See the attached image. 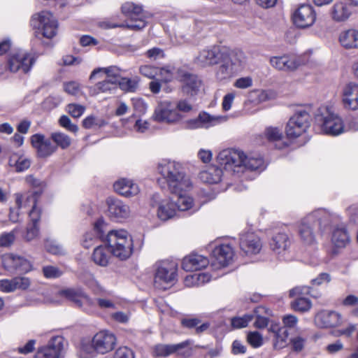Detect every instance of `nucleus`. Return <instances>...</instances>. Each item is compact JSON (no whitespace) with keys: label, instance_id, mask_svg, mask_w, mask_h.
Masks as SVG:
<instances>
[{"label":"nucleus","instance_id":"f257e3e1","mask_svg":"<svg viewBox=\"0 0 358 358\" xmlns=\"http://www.w3.org/2000/svg\"><path fill=\"white\" fill-rule=\"evenodd\" d=\"M221 59V65L216 71V78L222 82L228 80L235 74L243 69L246 57L240 50H222L217 48L203 49L195 58L196 62L202 66H212Z\"/></svg>","mask_w":358,"mask_h":358},{"label":"nucleus","instance_id":"f03ea898","mask_svg":"<svg viewBox=\"0 0 358 358\" xmlns=\"http://www.w3.org/2000/svg\"><path fill=\"white\" fill-rule=\"evenodd\" d=\"M217 160L226 170L233 172L243 171L245 169L262 171L264 169V160L261 157L246 155L239 150H223L219 152Z\"/></svg>","mask_w":358,"mask_h":358},{"label":"nucleus","instance_id":"7ed1b4c3","mask_svg":"<svg viewBox=\"0 0 358 358\" xmlns=\"http://www.w3.org/2000/svg\"><path fill=\"white\" fill-rule=\"evenodd\" d=\"M157 171L166 180L171 192L190 190L192 182L183 171L182 165L170 159H162L157 165Z\"/></svg>","mask_w":358,"mask_h":358},{"label":"nucleus","instance_id":"20e7f679","mask_svg":"<svg viewBox=\"0 0 358 358\" xmlns=\"http://www.w3.org/2000/svg\"><path fill=\"white\" fill-rule=\"evenodd\" d=\"M106 241L110 252L116 257L124 260L132 254V239L125 230L110 231L107 234Z\"/></svg>","mask_w":358,"mask_h":358},{"label":"nucleus","instance_id":"39448f33","mask_svg":"<svg viewBox=\"0 0 358 358\" xmlns=\"http://www.w3.org/2000/svg\"><path fill=\"white\" fill-rule=\"evenodd\" d=\"M315 120L321 125L322 131L328 135L338 136L345 131L342 119L334 113L332 107L321 106Z\"/></svg>","mask_w":358,"mask_h":358},{"label":"nucleus","instance_id":"423d86ee","mask_svg":"<svg viewBox=\"0 0 358 358\" xmlns=\"http://www.w3.org/2000/svg\"><path fill=\"white\" fill-rule=\"evenodd\" d=\"M31 25L37 36L52 38L57 33V20L51 13L48 11L34 14L31 19Z\"/></svg>","mask_w":358,"mask_h":358},{"label":"nucleus","instance_id":"0eeeda50","mask_svg":"<svg viewBox=\"0 0 358 358\" xmlns=\"http://www.w3.org/2000/svg\"><path fill=\"white\" fill-rule=\"evenodd\" d=\"M120 71V69L116 66L96 68L92 71L89 80L94 83L98 90H110L115 87L112 85L115 83L116 77Z\"/></svg>","mask_w":358,"mask_h":358},{"label":"nucleus","instance_id":"6e6552de","mask_svg":"<svg viewBox=\"0 0 358 358\" xmlns=\"http://www.w3.org/2000/svg\"><path fill=\"white\" fill-rule=\"evenodd\" d=\"M154 284L159 289H165L174 283L177 277V264L173 262L162 261L155 265Z\"/></svg>","mask_w":358,"mask_h":358},{"label":"nucleus","instance_id":"1a4fd4ad","mask_svg":"<svg viewBox=\"0 0 358 358\" xmlns=\"http://www.w3.org/2000/svg\"><path fill=\"white\" fill-rule=\"evenodd\" d=\"M310 115L304 108L296 109L289 120L286 134L289 138H296L305 133L310 125Z\"/></svg>","mask_w":358,"mask_h":358},{"label":"nucleus","instance_id":"9d476101","mask_svg":"<svg viewBox=\"0 0 358 358\" xmlns=\"http://www.w3.org/2000/svg\"><path fill=\"white\" fill-rule=\"evenodd\" d=\"M141 6L132 2H126L122 6V12L127 17L124 22V28L131 30H141L146 26V22L142 13Z\"/></svg>","mask_w":358,"mask_h":358},{"label":"nucleus","instance_id":"9b49d317","mask_svg":"<svg viewBox=\"0 0 358 358\" xmlns=\"http://www.w3.org/2000/svg\"><path fill=\"white\" fill-rule=\"evenodd\" d=\"M184 116L179 113L171 101H165L160 103L155 110L153 118L157 122L175 124L183 119Z\"/></svg>","mask_w":358,"mask_h":358},{"label":"nucleus","instance_id":"f8f14e48","mask_svg":"<svg viewBox=\"0 0 358 358\" xmlns=\"http://www.w3.org/2000/svg\"><path fill=\"white\" fill-rule=\"evenodd\" d=\"M64 348V338L61 336H53L46 345L38 349L34 358H62Z\"/></svg>","mask_w":358,"mask_h":358},{"label":"nucleus","instance_id":"ddd939ff","mask_svg":"<svg viewBox=\"0 0 358 358\" xmlns=\"http://www.w3.org/2000/svg\"><path fill=\"white\" fill-rule=\"evenodd\" d=\"M59 295L65 297L86 312L91 310L95 306V302L81 288H68L59 292Z\"/></svg>","mask_w":358,"mask_h":358},{"label":"nucleus","instance_id":"4468645a","mask_svg":"<svg viewBox=\"0 0 358 358\" xmlns=\"http://www.w3.org/2000/svg\"><path fill=\"white\" fill-rule=\"evenodd\" d=\"M317 17L316 13L310 5L302 4L292 14L293 24L298 28L306 29L313 25Z\"/></svg>","mask_w":358,"mask_h":358},{"label":"nucleus","instance_id":"2eb2a0df","mask_svg":"<svg viewBox=\"0 0 358 358\" xmlns=\"http://www.w3.org/2000/svg\"><path fill=\"white\" fill-rule=\"evenodd\" d=\"M311 287L309 286H297L289 290L291 297H296L291 303L292 309L296 311L306 312L310 309L312 303L310 299L304 297V295L310 294Z\"/></svg>","mask_w":358,"mask_h":358},{"label":"nucleus","instance_id":"dca6fc26","mask_svg":"<svg viewBox=\"0 0 358 358\" xmlns=\"http://www.w3.org/2000/svg\"><path fill=\"white\" fill-rule=\"evenodd\" d=\"M2 264L8 271H15L25 273L32 270V264L29 261L23 257L12 253L3 255Z\"/></svg>","mask_w":358,"mask_h":358},{"label":"nucleus","instance_id":"f3484780","mask_svg":"<svg viewBox=\"0 0 358 358\" xmlns=\"http://www.w3.org/2000/svg\"><path fill=\"white\" fill-rule=\"evenodd\" d=\"M212 256L213 266L220 268L229 266L233 262L234 251L229 244H222L213 250Z\"/></svg>","mask_w":358,"mask_h":358},{"label":"nucleus","instance_id":"a211bd4d","mask_svg":"<svg viewBox=\"0 0 358 358\" xmlns=\"http://www.w3.org/2000/svg\"><path fill=\"white\" fill-rule=\"evenodd\" d=\"M92 343L96 352L103 355L113 350L116 337L108 331H100L93 336Z\"/></svg>","mask_w":358,"mask_h":358},{"label":"nucleus","instance_id":"6ab92c4d","mask_svg":"<svg viewBox=\"0 0 358 358\" xmlns=\"http://www.w3.org/2000/svg\"><path fill=\"white\" fill-rule=\"evenodd\" d=\"M271 248L282 260H289L291 241L285 233H278L273 236L270 243Z\"/></svg>","mask_w":358,"mask_h":358},{"label":"nucleus","instance_id":"aec40b11","mask_svg":"<svg viewBox=\"0 0 358 358\" xmlns=\"http://www.w3.org/2000/svg\"><path fill=\"white\" fill-rule=\"evenodd\" d=\"M227 120V117L224 115L213 116L206 112H203L199 115L197 118L187 121L186 127L190 129L208 128L217 124L225 122Z\"/></svg>","mask_w":358,"mask_h":358},{"label":"nucleus","instance_id":"412c9836","mask_svg":"<svg viewBox=\"0 0 358 358\" xmlns=\"http://www.w3.org/2000/svg\"><path fill=\"white\" fill-rule=\"evenodd\" d=\"M239 245L241 250L248 255H256L260 252L262 243L259 237L254 232H245L240 235Z\"/></svg>","mask_w":358,"mask_h":358},{"label":"nucleus","instance_id":"4be33fe9","mask_svg":"<svg viewBox=\"0 0 358 358\" xmlns=\"http://www.w3.org/2000/svg\"><path fill=\"white\" fill-rule=\"evenodd\" d=\"M312 216L308 215L298 224V234L302 243L306 245H312L316 242L315 227Z\"/></svg>","mask_w":358,"mask_h":358},{"label":"nucleus","instance_id":"5701e85b","mask_svg":"<svg viewBox=\"0 0 358 358\" xmlns=\"http://www.w3.org/2000/svg\"><path fill=\"white\" fill-rule=\"evenodd\" d=\"M108 205V213L110 217L122 221L130 215V208L122 201L110 197L106 201Z\"/></svg>","mask_w":358,"mask_h":358},{"label":"nucleus","instance_id":"b1692460","mask_svg":"<svg viewBox=\"0 0 358 358\" xmlns=\"http://www.w3.org/2000/svg\"><path fill=\"white\" fill-rule=\"evenodd\" d=\"M31 143L39 157H48L57 150V146L53 145L50 140L46 138L43 134H36L32 135Z\"/></svg>","mask_w":358,"mask_h":358},{"label":"nucleus","instance_id":"393cba45","mask_svg":"<svg viewBox=\"0 0 358 358\" xmlns=\"http://www.w3.org/2000/svg\"><path fill=\"white\" fill-rule=\"evenodd\" d=\"M33 63L31 57L25 51L13 53L9 59L8 66L10 71L17 72L21 70L24 73L29 71Z\"/></svg>","mask_w":358,"mask_h":358},{"label":"nucleus","instance_id":"a878e982","mask_svg":"<svg viewBox=\"0 0 358 358\" xmlns=\"http://www.w3.org/2000/svg\"><path fill=\"white\" fill-rule=\"evenodd\" d=\"M189 191L181 190L179 192H171L175 195L171 199L176 208V211H189L190 213H194L199 209V207L194 204V199L186 194Z\"/></svg>","mask_w":358,"mask_h":358},{"label":"nucleus","instance_id":"bb28decb","mask_svg":"<svg viewBox=\"0 0 358 358\" xmlns=\"http://www.w3.org/2000/svg\"><path fill=\"white\" fill-rule=\"evenodd\" d=\"M315 322L320 328L334 327L342 323V316L336 311L322 310L316 315Z\"/></svg>","mask_w":358,"mask_h":358},{"label":"nucleus","instance_id":"cd10ccee","mask_svg":"<svg viewBox=\"0 0 358 358\" xmlns=\"http://www.w3.org/2000/svg\"><path fill=\"white\" fill-rule=\"evenodd\" d=\"M114 190L120 195L129 198L136 196L140 192V188L134 180L122 178L113 184Z\"/></svg>","mask_w":358,"mask_h":358},{"label":"nucleus","instance_id":"c85d7f7f","mask_svg":"<svg viewBox=\"0 0 358 358\" xmlns=\"http://www.w3.org/2000/svg\"><path fill=\"white\" fill-rule=\"evenodd\" d=\"M308 216H312V221L315 224H318L321 229H324L328 225L339 220V217L336 214L332 213L324 208L317 209L308 214Z\"/></svg>","mask_w":358,"mask_h":358},{"label":"nucleus","instance_id":"c756f323","mask_svg":"<svg viewBox=\"0 0 358 358\" xmlns=\"http://www.w3.org/2000/svg\"><path fill=\"white\" fill-rule=\"evenodd\" d=\"M208 264L209 261L206 257L192 253L183 259L182 267L187 271H193L204 268Z\"/></svg>","mask_w":358,"mask_h":358},{"label":"nucleus","instance_id":"7c9ffc66","mask_svg":"<svg viewBox=\"0 0 358 358\" xmlns=\"http://www.w3.org/2000/svg\"><path fill=\"white\" fill-rule=\"evenodd\" d=\"M270 64L280 71H293L299 66L297 59L289 55L272 57L270 59Z\"/></svg>","mask_w":358,"mask_h":358},{"label":"nucleus","instance_id":"2f4dec72","mask_svg":"<svg viewBox=\"0 0 358 358\" xmlns=\"http://www.w3.org/2000/svg\"><path fill=\"white\" fill-rule=\"evenodd\" d=\"M338 42L346 50L358 49V29L351 28L341 31Z\"/></svg>","mask_w":358,"mask_h":358},{"label":"nucleus","instance_id":"473e14b6","mask_svg":"<svg viewBox=\"0 0 358 358\" xmlns=\"http://www.w3.org/2000/svg\"><path fill=\"white\" fill-rule=\"evenodd\" d=\"M351 6L345 2H337L331 9V17L336 22L347 21L352 14Z\"/></svg>","mask_w":358,"mask_h":358},{"label":"nucleus","instance_id":"72a5a7b5","mask_svg":"<svg viewBox=\"0 0 358 358\" xmlns=\"http://www.w3.org/2000/svg\"><path fill=\"white\" fill-rule=\"evenodd\" d=\"M269 331L273 334V348L281 350L287 345L289 332L285 327H280L278 324H272Z\"/></svg>","mask_w":358,"mask_h":358},{"label":"nucleus","instance_id":"f704fd0d","mask_svg":"<svg viewBox=\"0 0 358 358\" xmlns=\"http://www.w3.org/2000/svg\"><path fill=\"white\" fill-rule=\"evenodd\" d=\"M331 243L338 248H345L350 242L349 233L344 225H340L333 229Z\"/></svg>","mask_w":358,"mask_h":358},{"label":"nucleus","instance_id":"c9c22d12","mask_svg":"<svg viewBox=\"0 0 358 358\" xmlns=\"http://www.w3.org/2000/svg\"><path fill=\"white\" fill-rule=\"evenodd\" d=\"M176 208L171 199L162 200L157 208V216L163 221L168 220L176 215Z\"/></svg>","mask_w":358,"mask_h":358},{"label":"nucleus","instance_id":"e433bc0d","mask_svg":"<svg viewBox=\"0 0 358 358\" xmlns=\"http://www.w3.org/2000/svg\"><path fill=\"white\" fill-rule=\"evenodd\" d=\"M222 176L221 169L215 166H210L200 172L199 178L205 183L217 184L221 180Z\"/></svg>","mask_w":358,"mask_h":358},{"label":"nucleus","instance_id":"4c0bfd02","mask_svg":"<svg viewBox=\"0 0 358 358\" xmlns=\"http://www.w3.org/2000/svg\"><path fill=\"white\" fill-rule=\"evenodd\" d=\"M186 345L187 344L185 342L172 345L158 344L153 348V355L155 357H166L178 352Z\"/></svg>","mask_w":358,"mask_h":358},{"label":"nucleus","instance_id":"58836bf2","mask_svg":"<svg viewBox=\"0 0 358 358\" xmlns=\"http://www.w3.org/2000/svg\"><path fill=\"white\" fill-rule=\"evenodd\" d=\"M173 69L168 67L158 69L150 65H144L140 67L139 71L143 76L150 78H156L158 73L162 75L166 73L168 76L165 78V80H170L173 76Z\"/></svg>","mask_w":358,"mask_h":358},{"label":"nucleus","instance_id":"ea45409f","mask_svg":"<svg viewBox=\"0 0 358 358\" xmlns=\"http://www.w3.org/2000/svg\"><path fill=\"white\" fill-rule=\"evenodd\" d=\"M15 203L18 210L33 207L36 204L37 196L36 193L27 192L24 194H15Z\"/></svg>","mask_w":358,"mask_h":358},{"label":"nucleus","instance_id":"a19ab883","mask_svg":"<svg viewBox=\"0 0 358 358\" xmlns=\"http://www.w3.org/2000/svg\"><path fill=\"white\" fill-rule=\"evenodd\" d=\"M8 165L16 172H23L30 167L31 161L22 155L13 153L9 157Z\"/></svg>","mask_w":358,"mask_h":358},{"label":"nucleus","instance_id":"79ce46f5","mask_svg":"<svg viewBox=\"0 0 358 358\" xmlns=\"http://www.w3.org/2000/svg\"><path fill=\"white\" fill-rule=\"evenodd\" d=\"M179 78L184 87L190 90H196L203 87V80L196 75L183 72L180 73Z\"/></svg>","mask_w":358,"mask_h":358},{"label":"nucleus","instance_id":"37998d69","mask_svg":"<svg viewBox=\"0 0 358 358\" xmlns=\"http://www.w3.org/2000/svg\"><path fill=\"white\" fill-rule=\"evenodd\" d=\"M249 99L251 102L259 103L272 101L277 98V91H250Z\"/></svg>","mask_w":358,"mask_h":358},{"label":"nucleus","instance_id":"c03bdc74","mask_svg":"<svg viewBox=\"0 0 358 358\" xmlns=\"http://www.w3.org/2000/svg\"><path fill=\"white\" fill-rule=\"evenodd\" d=\"M256 320L254 326L257 329H264L268 324V317L271 315V311L264 306H259L255 310Z\"/></svg>","mask_w":358,"mask_h":358},{"label":"nucleus","instance_id":"a18cd8bd","mask_svg":"<svg viewBox=\"0 0 358 358\" xmlns=\"http://www.w3.org/2000/svg\"><path fill=\"white\" fill-rule=\"evenodd\" d=\"M109 250L104 246L96 247L92 255L94 263L101 266H107L110 259Z\"/></svg>","mask_w":358,"mask_h":358},{"label":"nucleus","instance_id":"49530a36","mask_svg":"<svg viewBox=\"0 0 358 358\" xmlns=\"http://www.w3.org/2000/svg\"><path fill=\"white\" fill-rule=\"evenodd\" d=\"M342 100L345 108L352 110L358 109V91H345Z\"/></svg>","mask_w":358,"mask_h":358},{"label":"nucleus","instance_id":"de8ad7c7","mask_svg":"<svg viewBox=\"0 0 358 358\" xmlns=\"http://www.w3.org/2000/svg\"><path fill=\"white\" fill-rule=\"evenodd\" d=\"M96 350L94 347L92 339L91 341L83 339L81 341L78 350L80 358H90L94 355Z\"/></svg>","mask_w":358,"mask_h":358},{"label":"nucleus","instance_id":"09e8293b","mask_svg":"<svg viewBox=\"0 0 358 358\" xmlns=\"http://www.w3.org/2000/svg\"><path fill=\"white\" fill-rule=\"evenodd\" d=\"M120 74V73H119ZM139 79L137 77L129 78L127 77H120V75L117 76L115 83L112 85L116 86L117 85L122 90H133L137 88Z\"/></svg>","mask_w":358,"mask_h":358},{"label":"nucleus","instance_id":"8fccbe9b","mask_svg":"<svg viewBox=\"0 0 358 358\" xmlns=\"http://www.w3.org/2000/svg\"><path fill=\"white\" fill-rule=\"evenodd\" d=\"M52 140L56 143V146H59L62 149H66L71 143V140L69 136L64 133L55 132L51 134Z\"/></svg>","mask_w":358,"mask_h":358},{"label":"nucleus","instance_id":"3c124183","mask_svg":"<svg viewBox=\"0 0 358 358\" xmlns=\"http://www.w3.org/2000/svg\"><path fill=\"white\" fill-rule=\"evenodd\" d=\"M252 315H245L242 317H234L231 319V325L234 329H241L248 326L252 320Z\"/></svg>","mask_w":358,"mask_h":358},{"label":"nucleus","instance_id":"603ef678","mask_svg":"<svg viewBox=\"0 0 358 358\" xmlns=\"http://www.w3.org/2000/svg\"><path fill=\"white\" fill-rule=\"evenodd\" d=\"M106 122L102 119H97L94 115H89L83 120V127L85 129H92L93 127H101Z\"/></svg>","mask_w":358,"mask_h":358},{"label":"nucleus","instance_id":"864d4df0","mask_svg":"<svg viewBox=\"0 0 358 358\" xmlns=\"http://www.w3.org/2000/svg\"><path fill=\"white\" fill-rule=\"evenodd\" d=\"M247 341L253 348H259L263 344V337L257 331L249 332L247 336Z\"/></svg>","mask_w":358,"mask_h":358},{"label":"nucleus","instance_id":"5fc2aeb1","mask_svg":"<svg viewBox=\"0 0 358 358\" xmlns=\"http://www.w3.org/2000/svg\"><path fill=\"white\" fill-rule=\"evenodd\" d=\"M15 290H26L31 285L30 278L24 276H17L14 278Z\"/></svg>","mask_w":358,"mask_h":358},{"label":"nucleus","instance_id":"6e6d98bb","mask_svg":"<svg viewBox=\"0 0 358 358\" xmlns=\"http://www.w3.org/2000/svg\"><path fill=\"white\" fill-rule=\"evenodd\" d=\"M96 303L100 309H115V301L112 299L106 297H99L96 299Z\"/></svg>","mask_w":358,"mask_h":358},{"label":"nucleus","instance_id":"4d7b16f0","mask_svg":"<svg viewBox=\"0 0 358 358\" xmlns=\"http://www.w3.org/2000/svg\"><path fill=\"white\" fill-rule=\"evenodd\" d=\"M43 273L47 278H56L62 275V271L57 267L46 266L43 268Z\"/></svg>","mask_w":358,"mask_h":358},{"label":"nucleus","instance_id":"13d9d810","mask_svg":"<svg viewBox=\"0 0 358 358\" xmlns=\"http://www.w3.org/2000/svg\"><path fill=\"white\" fill-rule=\"evenodd\" d=\"M331 280V277L328 273H321L317 277L312 279L310 284L313 286H321L328 284Z\"/></svg>","mask_w":358,"mask_h":358},{"label":"nucleus","instance_id":"bf43d9fd","mask_svg":"<svg viewBox=\"0 0 358 358\" xmlns=\"http://www.w3.org/2000/svg\"><path fill=\"white\" fill-rule=\"evenodd\" d=\"M234 86L240 89L250 88L253 86V80L250 76L241 77L236 80Z\"/></svg>","mask_w":358,"mask_h":358},{"label":"nucleus","instance_id":"052dcab7","mask_svg":"<svg viewBox=\"0 0 358 358\" xmlns=\"http://www.w3.org/2000/svg\"><path fill=\"white\" fill-rule=\"evenodd\" d=\"M0 290L5 293L15 291L14 278L11 279L0 280Z\"/></svg>","mask_w":358,"mask_h":358},{"label":"nucleus","instance_id":"680f3d73","mask_svg":"<svg viewBox=\"0 0 358 358\" xmlns=\"http://www.w3.org/2000/svg\"><path fill=\"white\" fill-rule=\"evenodd\" d=\"M15 236L13 231L3 233L0 236V246L9 247L15 241Z\"/></svg>","mask_w":358,"mask_h":358},{"label":"nucleus","instance_id":"e2e57ef3","mask_svg":"<svg viewBox=\"0 0 358 358\" xmlns=\"http://www.w3.org/2000/svg\"><path fill=\"white\" fill-rule=\"evenodd\" d=\"M85 108L81 105L71 103L68 105V112L73 117H80L85 112Z\"/></svg>","mask_w":358,"mask_h":358},{"label":"nucleus","instance_id":"0e129e2a","mask_svg":"<svg viewBox=\"0 0 358 358\" xmlns=\"http://www.w3.org/2000/svg\"><path fill=\"white\" fill-rule=\"evenodd\" d=\"M265 135L270 141H277L282 137V132L278 128L268 127L265 131Z\"/></svg>","mask_w":358,"mask_h":358},{"label":"nucleus","instance_id":"69168bd1","mask_svg":"<svg viewBox=\"0 0 358 358\" xmlns=\"http://www.w3.org/2000/svg\"><path fill=\"white\" fill-rule=\"evenodd\" d=\"M134 108L136 113L144 114L147 110V105L141 98H133L131 99Z\"/></svg>","mask_w":358,"mask_h":358},{"label":"nucleus","instance_id":"338daca9","mask_svg":"<svg viewBox=\"0 0 358 358\" xmlns=\"http://www.w3.org/2000/svg\"><path fill=\"white\" fill-rule=\"evenodd\" d=\"M111 318L117 322L125 324L129 322L130 314L129 313L117 311L111 315Z\"/></svg>","mask_w":358,"mask_h":358},{"label":"nucleus","instance_id":"774afa93","mask_svg":"<svg viewBox=\"0 0 358 358\" xmlns=\"http://www.w3.org/2000/svg\"><path fill=\"white\" fill-rule=\"evenodd\" d=\"M113 358H134V354L128 348L121 347L115 351Z\"/></svg>","mask_w":358,"mask_h":358}]
</instances>
